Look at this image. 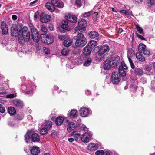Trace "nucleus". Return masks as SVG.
I'll list each match as a JSON object with an SVG mask.
<instances>
[{
    "label": "nucleus",
    "mask_w": 155,
    "mask_h": 155,
    "mask_svg": "<svg viewBox=\"0 0 155 155\" xmlns=\"http://www.w3.org/2000/svg\"><path fill=\"white\" fill-rule=\"evenodd\" d=\"M104 68L106 70L116 68L120 64V58L117 56L113 57L110 60H107L104 61Z\"/></svg>",
    "instance_id": "nucleus-1"
},
{
    "label": "nucleus",
    "mask_w": 155,
    "mask_h": 155,
    "mask_svg": "<svg viewBox=\"0 0 155 155\" xmlns=\"http://www.w3.org/2000/svg\"><path fill=\"white\" fill-rule=\"evenodd\" d=\"M78 33L77 35L74 37V39L76 40L75 45L77 47H82L85 45L87 41L84 35L80 32Z\"/></svg>",
    "instance_id": "nucleus-2"
},
{
    "label": "nucleus",
    "mask_w": 155,
    "mask_h": 155,
    "mask_svg": "<svg viewBox=\"0 0 155 155\" xmlns=\"http://www.w3.org/2000/svg\"><path fill=\"white\" fill-rule=\"evenodd\" d=\"M78 26L75 28V33H81L85 31L87 25L86 21L84 19L79 20L78 21Z\"/></svg>",
    "instance_id": "nucleus-3"
},
{
    "label": "nucleus",
    "mask_w": 155,
    "mask_h": 155,
    "mask_svg": "<svg viewBox=\"0 0 155 155\" xmlns=\"http://www.w3.org/2000/svg\"><path fill=\"white\" fill-rule=\"evenodd\" d=\"M30 38V34L26 27H24L22 29L21 34L18 37L20 40H24L26 42L28 41Z\"/></svg>",
    "instance_id": "nucleus-4"
},
{
    "label": "nucleus",
    "mask_w": 155,
    "mask_h": 155,
    "mask_svg": "<svg viewBox=\"0 0 155 155\" xmlns=\"http://www.w3.org/2000/svg\"><path fill=\"white\" fill-rule=\"evenodd\" d=\"M52 125V123L51 121H48L44 123L42 128L40 130V134L44 135L47 134L48 131L51 129Z\"/></svg>",
    "instance_id": "nucleus-5"
},
{
    "label": "nucleus",
    "mask_w": 155,
    "mask_h": 155,
    "mask_svg": "<svg viewBox=\"0 0 155 155\" xmlns=\"http://www.w3.org/2000/svg\"><path fill=\"white\" fill-rule=\"evenodd\" d=\"M35 88V86L33 85L31 81L30 82V85H28L27 87L25 85H22L21 87V89L23 91L27 90L25 92V94L31 95L32 94L33 91Z\"/></svg>",
    "instance_id": "nucleus-6"
},
{
    "label": "nucleus",
    "mask_w": 155,
    "mask_h": 155,
    "mask_svg": "<svg viewBox=\"0 0 155 155\" xmlns=\"http://www.w3.org/2000/svg\"><path fill=\"white\" fill-rule=\"evenodd\" d=\"M92 136V134L90 131L85 132L81 136V140L84 143H88L91 139Z\"/></svg>",
    "instance_id": "nucleus-7"
},
{
    "label": "nucleus",
    "mask_w": 155,
    "mask_h": 155,
    "mask_svg": "<svg viewBox=\"0 0 155 155\" xmlns=\"http://www.w3.org/2000/svg\"><path fill=\"white\" fill-rule=\"evenodd\" d=\"M127 56L128 60L130 63L131 68L134 69V65L132 60V58L135 55V52L132 48H129L127 51Z\"/></svg>",
    "instance_id": "nucleus-8"
},
{
    "label": "nucleus",
    "mask_w": 155,
    "mask_h": 155,
    "mask_svg": "<svg viewBox=\"0 0 155 155\" xmlns=\"http://www.w3.org/2000/svg\"><path fill=\"white\" fill-rule=\"evenodd\" d=\"M111 82L114 84H117L120 81V76L117 72H113L111 77Z\"/></svg>",
    "instance_id": "nucleus-9"
},
{
    "label": "nucleus",
    "mask_w": 155,
    "mask_h": 155,
    "mask_svg": "<svg viewBox=\"0 0 155 155\" xmlns=\"http://www.w3.org/2000/svg\"><path fill=\"white\" fill-rule=\"evenodd\" d=\"M11 35L14 37H18L21 35L22 31L21 30H18L17 27L15 25H12L11 28Z\"/></svg>",
    "instance_id": "nucleus-10"
},
{
    "label": "nucleus",
    "mask_w": 155,
    "mask_h": 155,
    "mask_svg": "<svg viewBox=\"0 0 155 155\" xmlns=\"http://www.w3.org/2000/svg\"><path fill=\"white\" fill-rule=\"evenodd\" d=\"M79 112L81 116L85 117L88 116L91 114V111L89 108L83 107L80 108Z\"/></svg>",
    "instance_id": "nucleus-11"
},
{
    "label": "nucleus",
    "mask_w": 155,
    "mask_h": 155,
    "mask_svg": "<svg viewBox=\"0 0 155 155\" xmlns=\"http://www.w3.org/2000/svg\"><path fill=\"white\" fill-rule=\"evenodd\" d=\"M127 69V67L124 61L121 63V65H120L119 68V72L120 75L124 77L126 75V71Z\"/></svg>",
    "instance_id": "nucleus-12"
},
{
    "label": "nucleus",
    "mask_w": 155,
    "mask_h": 155,
    "mask_svg": "<svg viewBox=\"0 0 155 155\" xmlns=\"http://www.w3.org/2000/svg\"><path fill=\"white\" fill-rule=\"evenodd\" d=\"M41 40L42 43L48 45L52 43L54 41V38L52 36L47 35L42 38Z\"/></svg>",
    "instance_id": "nucleus-13"
},
{
    "label": "nucleus",
    "mask_w": 155,
    "mask_h": 155,
    "mask_svg": "<svg viewBox=\"0 0 155 155\" xmlns=\"http://www.w3.org/2000/svg\"><path fill=\"white\" fill-rule=\"evenodd\" d=\"M31 35L32 39L34 41L36 42H38L39 41L40 37L38 31L35 28L31 29Z\"/></svg>",
    "instance_id": "nucleus-14"
},
{
    "label": "nucleus",
    "mask_w": 155,
    "mask_h": 155,
    "mask_svg": "<svg viewBox=\"0 0 155 155\" xmlns=\"http://www.w3.org/2000/svg\"><path fill=\"white\" fill-rule=\"evenodd\" d=\"M51 18V16L44 13H42L40 15L41 21L43 23H45L49 21Z\"/></svg>",
    "instance_id": "nucleus-15"
},
{
    "label": "nucleus",
    "mask_w": 155,
    "mask_h": 155,
    "mask_svg": "<svg viewBox=\"0 0 155 155\" xmlns=\"http://www.w3.org/2000/svg\"><path fill=\"white\" fill-rule=\"evenodd\" d=\"M55 2H53V1H51V3L47 2L45 4L46 8L51 12L54 11L55 9Z\"/></svg>",
    "instance_id": "nucleus-16"
},
{
    "label": "nucleus",
    "mask_w": 155,
    "mask_h": 155,
    "mask_svg": "<svg viewBox=\"0 0 155 155\" xmlns=\"http://www.w3.org/2000/svg\"><path fill=\"white\" fill-rule=\"evenodd\" d=\"M109 49V48L107 45H104L101 47L98 52L99 55L101 56L106 52L108 51Z\"/></svg>",
    "instance_id": "nucleus-17"
},
{
    "label": "nucleus",
    "mask_w": 155,
    "mask_h": 155,
    "mask_svg": "<svg viewBox=\"0 0 155 155\" xmlns=\"http://www.w3.org/2000/svg\"><path fill=\"white\" fill-rule=\"evenodd\" d=\"M66 18L67 20L72 23H76L77 21V18L75 16L70 14L66 16Z\"/></svg>",
    "instance_id": "nucleus-18"
},
{
    "label": "nucleus",
    "mask_w": 155,
    "mask_h": 155,
    "mask_svg": "<svg viewBox=\"0 0 155 155\" xmlns=\"http://www.w3.org/2000/svg\"><path fill=\"white\" fill-rule=\"evenodd\" d=\"M31 154L32 155H37L40 152V149L36 146L30 147Z\"/></svg>",
    "instance_id": "nucleus-19"
},
{
    "label": "nucleus",
    "mask_w": 155,
    "mask_h": 155,
    "mask_svg": "<svg viewBox=\"0 0 155 155\" xmlns=\"http://www.w3.org/2000/svg\"><path fill=\"white\" fill-rule=\"evenodd\" d=\"M1 28L3 34L5 35L8 33V28L5 22H2L1 25Z\"/></svg>",
    "instance_id": "nucleus-20"
},
{
    "label": "nucleus",
    "mask_w": 155,
    "mask_h": 155,
    "mask_svg": "<svg viewBox=\"0 0 155 155\" xmlns=\"http://www.w3.org/2000/svg\"><path fill=\"white\" fill-rule=\"evenodd\" d=\"M13 102L14 105L18 108H21L23 106L22 101L20 100L15 99L13 100Z\"/></svg>",
    "instance_id": "nucleus-21"
},
{
    "label": "nucleus",
    "mask_w": 155,
    "mask_h": 155,
    "mask_svg": "<svg viewBox=\"0 0 155 155\" xmlns=\"http://www.w3.org/2000/svg\"><path fill=\"white\" fill-rule=\"evenodd\" d=\"M92 50L91 48L87 45L84 48L83 51V54L85 55H89Z\"/></svg>",
    "instance_id": "nucleus-22"
},
{
    "label": "nucleus",
    "mask_w": 155,
    "mask_h": 155,
    "mask_svg": "<svg viewBox=\"0 0 155 155\" xmlns=\"http://www.w3.org/2000/svg\"><path fill=\"white\" fill-rule=\"evenodd\" d=\"M78 114V112L75 109H73L70 112H68V115L71 118H74Z\"/></svg>",
    "instance_id": "nucleus-23"
},
{
    "label": "nucleus",
    "mask_w": 155,
    "mask_h": 155,
    "mask_svg": "<svg viewBox=\"0 0 155 155\" xmlns=\"http://www.w3.org/2000/svg\"><path fill=\"white\" fill-rule=\"evenodd\" d=\"M98 146L94 143H90L87 147V149L90 151H93L97 150L98 148Z\"/></svg>",
    "instance_id": "nucleus-24"
},
{
    "label": "nucleus",
    "mask_w": 155,
    "mask_h": 155,
    "mask_svg": "<svg viewBox=\"0 0 155 155\" xmlns=\"http://www.w3.org/2000/svg\"><path fill=\"white\" fill-rule=\"evenodd\" d=\"M62 28L64 29L69 31L70 29V27L68 25V22L67 21L64 20L62 21Z\"/></svg>",
    "instance_id": "nucleus-25"
},
{
    "label": "nucleus",
    "mask_w": 155,
    "mask_h": 155,
    "mask_svg": "<svg viewBox=\"0 0 155 155\" xmlns=\"http://www.w3.org/2000/svg\"><path fill=\"white\" fill-rule=\"evenodd\" d=\"M31 139L33 142H39L40 141L39 137L36 133H34L32 134Z\"/></svg>",
    "instance_id": "nucleus-26"
},
{
    "label": "nucleus",
    "mask_w": 155,
    "mask_h": 155,
    "mask_svg": "<svg viewBox=\"0 0 155 155\" xmlns=\"http://www.w3.org/2000/svg\"><path fill=\"white\" fill-rule=\"evenodd\" d=\"M6 46L7 50L10 51H13L17 49L15 46H13L11 44H7L6 45Z\"/></svg>",
    "instance_id": "nucleus-27"
},
{
    "label": "nucleus",
    "mask_w": 155,
    "mask_h": 155,
    "mask_svg": "<svg viewBox=\"0 0 155 155\" xmlns=\"http://www.w3.org/2000/svg\"><path fill=\"white\" fill-rule=\"evenodd\" d=\"M89 36L92 38L97 39L98 38L99 34L98 33L94 31H92L89 34Z\"/></svg>",
    "instance_id": "nucleus-28"
},
{
    "label": "nucleus",
    "mask_w": 155,
    "mask_h": 155,
    "mask_svg": "<svg viewBox=\"0 0 155 155\" xmlns=\"http://www.w3.org/2000/svg\"><path fill=\"white\" fill-rule=\"evenodd\" d=\"M75 127V123L73 122H70L68 124L67 130L69 132H71L73 130Z\"/></svg>",
    "instance_id": "nucleus-29"
},
{
    "label": "nucleus",
    "mask_w": 155,
    "mask_h": 155,
    "mask_svg": "<svg viewBox=\"0 0 155 155\" xmlns=\"http://www.w3.org/2000/svg\"><path fill=\"white\" fill-rule=\"evenodd\" d=\"M64 118L63 117L60 116L56 118L55 120V123L58 125H60L62 123Z\"/></svg>",
    "instance_id": "nucleus-30"
},
{
    "label": "nucleus",
    "mask_w": 155,
    "mask_h": 155,
    "mask_svg": "<svg viewBox=\"0 0 155 155\" xmlns=\"http://www.w3.org/2000/svg\"><path fill=\"white\" fill-rule=\"evenodd\" d=\"M97 45V43L94 40H91L88 44L87 45L92 48Z\"/></svg>",
    "instance_id": "nucleus-31"
},
{
    "label": "nucleus",
    "mask_w": 155,
    "mask_h": 155,
    "mask_svg": "<svg viewBox=\"0 0 155 155\" xmlns=\"http://www.w3.org/2000/svg\"><path fill=\"white\" fill-rule=\"evenodd\" d=\"M146 46L143 44H140L139 45L138 50L139 53H142V52L146 49Z\"/></svg>",
    "instance_id": "nucleus-32"
},
{
    "label": "nucleus",
    "mask_w": 155,
    "mask_h": 155,
    "mask_svg": "<svg viewBox=\"0 0 155 155\" xmlns=\"http://www.w3.org/2000/svg\"><path fill=\"white\" fill-rule=\"evenodd\" d=\"M136 56L137 58L140 61H143L145 60V58L140 54V53H137Z\"/></svg>",
    "instance_id": "nucleus-33"
},
{
    "label": "nucleus",
    "mask_w": 155,
    "mask_h": 155,
    "mask_svg": "<svg viewBox=\"0 0 155 155\" xmlns=\"http://www.w3.org/2000/svg\"><path fill=\"white\" fill-rule=\"evenodd\" d=\"M72 43V41L71 39L68 38L66 40H64V45L66 47H69L70 46Z\"/></svg>",
    "instance_id": "nucleus-34"
},
{
    "label": "nucleus",
    "mask_w": 155,
    "mask_h": 155,
    "mask_svg": "<svg viewBox=\"0 0 155 155\" xmlns=\"http://www.w3.org/2000/svg\"><path fill=\"white\" fill-rule=\"evenodd\" d=\"M72 135L74 137V140L77 141L79 138L80 137L81 134L80 133L74 132L72 133Z\"/></svg>",
    "instance_id": "nucleus-35"
},
{
    "label": "nucleus",
    "mask_w": 155,
    "mask_h": 155,
    "mask_svg": "<svg viewBox=\"0 0 155 155\" xmlns=\"http://www.w3.org/2000/svg\"><path fill=\"white\" fill-rule=\"evenodd\" d=\"M31 135V132L28 131L26 133L25 136V140L26 142L28 143L29 142L30 140V135Z\"/></svg>",
    "instance_id": "nucleus-36"
},
{
    "label": "nucleus",
    "mask_w": 155,
    "mask_h": 155,
    "mask_svg": "<svg viewBox=\"0 0 155 155\" xmlns=\"http://www.w3.org/2000/svg\"><path fill=\"white\" fill-rule=\"evenodd\" d=\"M8 111L9 114L14 115L16 113V110L13 107H9L8 109Z\"/></svg>",
    "instance_id": "nucleus-37"
},
{
    "label": "nucleus",
    "mask_w": 155,
    "mask_h": 155,
    "mask_svg": "<svg viewBox=\"0 0 155 155\" xmlns=\"http://www.w3.org/2000/svg\"><path fill=\"white\" fill-rule=\"evenodd\" d=\"M147 3L149 7H151L155 4V0H147Z\"/></svg>",
    "instance_id": "nucleus-38"
},
{
    "label": "nucleus",
    "mask_w": 155,
    "mask_h": 155,
    "mask_svg": "<svg viewBox=\"0 0 155 155\" xmlns=\"http://www.w3.org/2000/svg\"><path fill=\"white\" fill-rule=\"evenodd\" d=\"M135 71L136 74L139 76L143 74V70L141 69L136 68L135 69Z\"/></svg>",
    "instance_id": "nucleus-39"
},
{
    "label": "nucleus",
    "mask_w": 155,
    "mask_h": 155,
    "mask_svg": "<svg viewBox=\"0 0 155 155\" xmlns=\"http://www.w3.org/2000/svg\"><path fill=\"white\" fill-rule=\"evenodd\" d=\"M69 53V50L68 48H64L61 51V54L64 56H66L68 55Z\"/></svg>",
    "instance_id": "nucleus-40"
},
{
    "label": "nucleus",
    "mask_w": 155,
    "mask_h": 155,
    "mask_svg": "<svg viewBox=\"0 0 155 155\" xmlns=\"http://www.w3.org/2000/svg\"><path fill=\"white\" fill-rule=\"evenodd\" d=\"M136 28L137 31L140 34H143V29L140 27L139 25L137 24L136 25Z\"/></svg>",
    "instance_id": "nucleus-41"
},
{
    "label": "nucleus",
    "mask_w": 155,
    "mask_h": 155,
    "mask_svg": "<svg viewBox=\"0 0 155 155\" xmlns=\"http://www.w3.org/2000/svg\"><path fill=\"white\" fill-rule=\"evenodd\" d=\"M55 6H56L59 8H62L64 6V4L62 2H59L58 1H55Z\"/></svg>",
    "instance_id": "nucleus-42"
},
{
    "label": "nucleus",
    "mask_w": 155,
    "mask_h": 155,
    "mask_svg": "<svg viewBox=\"0 0 155 155\" xmlns=\"http://www.w3.org/2000/svg\"><path fill=\"white\" fill-rule=\"evenodd\" d=\"M91 59L89 58L84 62V64L85 66H87L91 64Z\"/></svg>",
    "instance_id": "nucleus-43"
},
{
    "label": "nucleus",
    "mask_w": 155,
    "mask_h": 155,
    "mask_svg": "<svg viewBox=\"0 0 155 155\" xmlns=\"http://www.w3.org/2000/svg\"><path fill=\"white\" fill-rule=\"evenodd\" d=\"M8 125L11 127H14L16 125L15 121L12 120L9 121L8 123Z\"/></svg>",
    "instance_id": "nucleus-44"
},
{
    "label": "nucleus",
    "mask_w": 155,
    "mask_h": 155,
    "mask_svg": "<svg viewBox=\"0 0 155 155\" xmlns=\"http://www.w3.org/2000/svg\"><path fill=\"white\" fill-rule=\"evenodd\" d=\"M81 0H76L75 5L77 6L78 8H79L81 5Z\"/></svg>",
    "instance_id": "nucleus-45"
},
{
    "label": "nucleus",
    "mask_w": 155,
    "mask_h": 155,
    "mask_svg": "<svg viewBox=\"0 0 155 155\" xmlns=\"http://www.w3.org/2000/svg\"><path fill=\"white\" fill-rule=\"evenodd\" d=\"M104 151L102 150H99L95 152L96 155H103L104 154Z\"/></svg>",
    "instance_id": "nucleus-46"
},
{
    "label": "nucleus",
    "mask_w": 155,
    "mask_h": 155,
    "mask_svg": "<svg viewBox=\"0 0 155 155\" xmlns=\"http://www.w3.org/2000/svg\"><path fill=\"white\" fill-rule=\"evenodd\" d=\"M43 50L44 51L45 54H49L50 53V50L49 49L46 47H43Z\"/></svg>",
    "instance_id": "nucleus-47"
},
{
    "label": "nucleus",
    "mask_w": 155,
    "mask_h": 155,
    "mask_svg": "<svg viewBox=\"0 0 155 155\" xmlns=\"http://www.w3.org/2000/svg\"><path fill=\"white\" fill-rule=\"evenodd\" d=\"M41 30L45 34L47 33V29L45 25L42 26Z\"/></svg>",
    "instance_id": "nucleus-48"
},
{
    "label": "nucleus",
    "mask_w": 155,
    "mask_h": 155,
    "mask_svg": "<svg viewBox=\"0 0 155 155\" xmlns=\"http://www.w3.org/2000/svg\"><path fill=\"white\" fill-rule=\"evenodd\" d=\"M16 96V94H8L6 96V98H13Z\"/></svg>",
    "instance_id": "nucleus-49"
},
{
    "label": "nucleus",
    "mask_w": 155,
    "mask_h": 155,
    "mask_svg": "<svg viewBox=\"0 0 155 155\" xmlns=\"http://www.w3.org/2000/svg\"><path fill=\"white\" fill-rule=\"evenodd\" d=\"M81 130H84L86 132H87V131H89L88 130V129L87 128L86 126L84 124L82 125L81 126Z\"/></svg>",
    "instance_id": "nucleus-50"
},
{
    "label": "nucleus",
    "mask_w": 155,
    "mask_h": 155,
    "mask_svg": "<svg viewBox=\"0 0 155 155\" xmlns=\"http://www.w3.org/2000/svg\"><path fill=\"white\" fill-rule=\"evenodd\" d=\"M5 111V108L0 104V112L1 113H4Z\"/></svg>",
    "instance_id": "nucleus-51"
},
{
    "label": "nucleus",
    "mask_w": 155,
    "mask_h": 155,
    "mask_svg": "<svg viewBox=\"0 0 155 155\" xmlns=\"http://www.w3.org/2000/svg\"><path fill=\"white\" fill-rule=\"evenodd\" d=\"M142 53H143L144 55H149L150 54V51L145 49L143 52Z\"/></svg>",
    "instance_id": "nucleus-52"
},
{
    "label": "nucleus",
    "mask_w": 155,
    "mask_h": 155,
    "mask_svg": "<svg viewBox=\"0 0 155 155\" xmlns=\"http://www.w3.org/2000/svg\"><path fill=\"white\" fill-rule=\"evenodd\" d=\"M143 1V0H134L133 2L135 4H139L141 3Z\"/></svg>",
    "instance_id": "nucleus-53"
},
{
    "label": "nucleus",
    "mask_w": 155,
    "mask_h": 155,
    "mask_svg": "<svg viewBox=\"0 0 155 155\" xmlns=\"http://www.w3.org/2000/svg\"><path fill=\"white\" fill-rule=\"evenodd\" d=\"M112 153L110 150H107V151L104 152V155H112Z\"/></svg>",
    "instance_id": "nucleus-54"
},
{
    "label": "nucleus",
    "mask_w": 155,
    "mask_h": 155,
    "mask_svg": "<svg viewBox=\"0 0 155 155\" xmlns=\"http://www.w3.org/2000/svg\"><path fill=\"white\" fill-rule=\"evenodd\" d=\"M120 12L121 13H123L126 15H129V12L125 10H120Z\"/></svg>",
    "instance_id": "nucleus-55"
},
{
    "label": "nucleus",
    "mask_w": 155,
    "mask_h": 155,
    "mask_svg": "<svg viewBox=\"0 0 155 155\" xmlns=\"http://www.w3.org/2000/svg\"><path fill=\"white\" fill-rule=\"evenodd\" d=\"M137 35L138 38L141 40H145V38L143 36L139 35V34L137 33Z\"/></svg>",
    "instance_id": "nucleus-56"
},
{
    "label": "nucleus",
    "mask_w": 155,
    "mask_h": 155,
    "mask_svg": "<svg viewBox=\"0 0 155 155\" xmlns=\"http://www.w3.org/2000/svg\"><path fill=\"white\" fill-rule=\"evenodd\" d=\"M39 13L38 11H37L35 13L34 17L35 19H36L39 16Z\"/></svg>",
    "instance_id": "nucleus-57"
},
{
    "label": "nucleus",
    "mask_w": 155,
    "mask_h": 155,
    "mask_svg": "<svg viewBox=\"0 0 155 155\" xmlns=\"http://www.w3.org/2000/svg\"><path fill=\"white\" fill-rule=\"evenodd\" d=\"M91 12H87L85 13L84 14V17H88V16H89V15H91Z\"/></svg>",
    "instance_id": "nucleus-58"
},
{
    "label": "nucleus",
    "mask_w": 155,
    "mask_h": 155,
    "mask_svg": "<svg viewBox=\"0 0 155 155\" xmlns=\"http://www.w3.org/2000/svg\"><path fill=\"white\" fill-rule=\"evenodd\" d=\"M48 28L50 30H53L54 29L53 25L51 24H49L48 26Z\"/></svg>",
    "instance_id": "nucleus-59"
},
{
    "label": "nucleus",
    "mask_w": 155,
    "mask_h": 155,
    "mask_svg": "<svg viewBox=\"0 0 155 155\" xmlns=\"http://www.w3.org/2000/svg\"><path fill=\"white\" fill-rule=\"evenodd\" d=\"M58 38L60 39L64 40L65 39V36L64 35H59Z\"/></svg>",
    "instance_id": "nucleus-60"
},
{
    "label": "nucleus",
    "mask_w": 155,
    "mask_h": 155,
    "mask_svg": "<svg viewBox=\"0 0 155 155\" xmlns=\"http://www.w3.org/2000/svg\"><path fill=\"white\" fill-rule=\"evenodd\" d=\"M12 18L13 20H16L17 18V17L15 15H13L12 16Z\"/></svg>",
    "instance_id": "nucleus-61"
},
{
    "label": "nucleus",
    "mask_w": 155,
    "mask_h": 155,
    "mask_svg": "<svg viewBox=\"0 0 155 155\" xmlns=\"http://www.w3.org/2000/svg\"><path fill=\"white\" fill-rule=\"evenodd\" d=\"M74 140V139L73 138H70L68 139V141L71 142H73Z\"/></svg>",
    "instance_id": "nucleus-62"
},
{
    "label": "nucleus",
    "mask_w": 155,
    "mask_h": 155,
    "mask_svg": "<svg viewBox=\"0 0 155 155\" xmlns=\"http://www.w3.org/2000/svg\"><path fill=\"white\" fill-rule=\"evenodd\" d=\"M37 0H35L34 1H33V2H31V3H30V5H33L36 2H37Z\"/></svg>",
    "instance_id": "nucleus-63"
},
{
    "label": "nucleus",
    "mask_w": 155,
    "mask_h": 155,
    "mask_svg": "<svg viewBox=\"0 0 155 155\" xmlns=\"http://www.w3.org/2000/svg\"><path fill=\"white\" fill-rule=\"evenodd\" d=\"M90 94V92L88 90H87V91L86 92V94H87V95H89V94Z\"/></svg>",
    "instance_id": "nucleus-64"
}]
</instances>
